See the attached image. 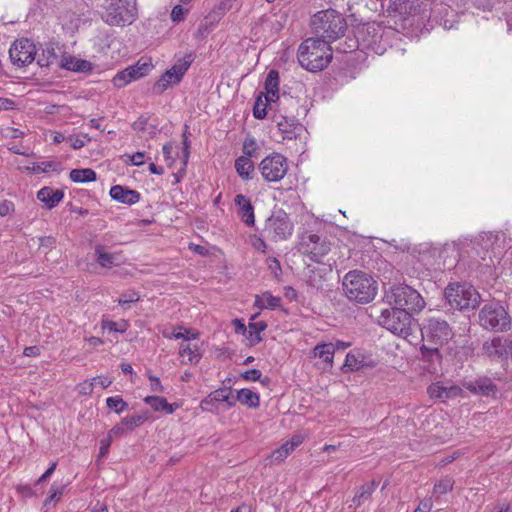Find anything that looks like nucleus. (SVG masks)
I'll return each instance as SVG.
<instances>
[{
	"instance_id": "052dcab7",
	"label": "nucleus",
	"mask_w": 512,
	"mask_h": 512,
	"mask_svg": "<svg viewBox=\"0 0 512 512\" xmlns=\"http://www.w3.org/2000/svg\"><path fill=\"white\" fill-rule=\"evenodd\" d=\"M184 9L181 5H176L171 12V19L173 22H179L183 19Z\"/></svg>"
},
{
	"instance_id": "4be33fe9",
	"label": "nucleus",
	"mask_w": 512,
	"mask_h": 512,
	"mask_svg": "<svg viewBox=\"0 0 512 512\" xmlns=\"http://www.w3.org/2000/svg\"><path fill=\"white\" fill-rule=\"evenodd\" d=\"M422 360L427 362L426 370L429 373H436L441 366L442 356L437 347H428L423 344L420 348Z\"/></svg>"
},
{
	"instance_id": "ddd939ff",
	"label": "nucleus",
	"mask_w": 512,
	"mask_h": 512,
	"mask_svg": "<svg viewBox=\"0 0 512 512\" xmlns=\"http://www.w3.org/2000/svg\"><path fill=\"white\" fill-rule=\"evenodd\" d=\"M259 170L267 182H278L287 174V159L280 153H272L260 162Z\"/></svg>"
},
{
	"instance_id": "6e6552de",
	"label": "nucleus",
	"mask_w": 512,
	"mask_h": 512,
	"mask_svg": "<svg viewBox=\"0 0 512 512\" xmlns=\"http://www.w3.org/2000/svg\"><path fill=\"white\" fill-rule=\"evenodd\" d=\"M137 8L131 0H110L103 15L104 21L113 26L130 25L136 20Z\"/></svg>"
},
{
	"instance_id": "4c0bfd02",
	"label": "nucleus",
	"mask_w": 512,
	"mask_h": 512,
	"mask_svg": "<svg viewBox=\"0 0 512 512\" xmlns=\"http://www.w3.org/2000/svg\"><path fill=\"white\" fill-rule=\"evenodd\" d=\"M367 366L365 362V357L361 354L348 353L346 355L345 363L343 369L350 371H357Z\"/></svg>"
},
{
	"instance_id": "9b49d317",
	"label": "nucleus",
	"mask_w": 512,
	"mask_h": 512,
	"mask_svg": "<svg viewBox=\"0 0 512 512\" xmlns=\"http://www.w3.org/2000/svg\"><path fill=\"white\" fill-rule=\"evenodd\" d=\"M192 61L193 57L191 54H187L182 59L178 60L155 83L153 91L157 94H161L168 88L180 83L186 71L190 67Z\"/></svg>"
},
{
	"instance_id": "a19ab883",
	"label": "nucleus",
	"mask_w": 512,
	"mask_h": 512,
	"mask_svg": "<svg viewBox=\"0 0 512 512\" xmlns=\"http://www.w3.org/2000/svg\"><path fill=\"white\" fill-rule=\"evenodd\" d=\"M106 405L110 410L115 411L117 414H121L128 408V404L123 400L121 396L108 397L106 399Z\"/></svg>"
},
{
	"instance_id": "3c124183",
	"label": "nucleus",
	"mask_w": 512,
	"mask_h": 512,
	"mask_svg": "<svg viewBox=\"0 0 512 512\" xmlns=\"http://www.w3.org/2000/svg\"><path fill=\"white\" fill-rule=\"evenodd\" d=\"M140 299V296L137 292L131 291L128 293H124L121 295V297L118 299L119 305H126L129 303L137 302Z\"/></svg>"
},
{
	"instance_id": "9d476101",
	"label": "nucleus",
	"mask_w": 512,
	"mask_h": 512,
	"mask_svg": "<svg viewBox=\"0 0 512 512\" xmlns=\"http://www.w3.org/2000/svg\"><path fill=\"white\" fill-rule=\"evenodd\" d=\"M421 335L423 341L443 345L453 337V332L447 321L431 317L423 323Z\"/></svg>"
},
{
	"instance_id": "423d86ee",
	"label": "nucleus",
	"mask_w": 512,
	"mask_h": 512,
	"mask_svg": "<svg viewBox=\"0 0 512 512\" xmlns=\"http://www.w3.org/2000/svg\"><path fill=\"white\" fill-rule=\"evenodd\" d=\"M378 322L393 334L404 338L411 334L412 316L403 308L393 307L383 310Z\"/></svg>"
},
{
	"instance_id": "c756f323",
	"label": "nucleus",
	"mask_w": 512,
	"mask_h": 512,
	"mask_svg": "<svg viewBox=\"0 0 512 512\" xmlns=\"http://www.w3.org/2000/svg\"><path fill=\"white\" fill-rule=\"evenodd\" d=\"M144 402L154 411H165L168 414H172L177 407L174 404L168 403L166 398L160 396H147L144 398Z\"/></svg>"
},
{
	"instance_id": "e433bc0d",
	"label": "nucleus",
	"mask_w": 512,
	"mask_h": 512,
	"mask_svg": "<svg viewBox=\"0 0 512 512\" xmlns=\"http://www.w3.org/2000/svg\"><path fill=\"white\" fill-rule=\"evenodd\" d=\"M69 177L75 183H87L96 180V172L90 168L73 169Z\"/></svg>"
},
{
	"instance_id": "0e129e2a",
	"label": "nucleus",
	"mask_w": 512,
	"mask_h": 512,
	"mask_svg": "<svg viewBox=\"0 0 512 512\" xmlns=\"http://www.w3.org/2000/svg\"><path fill=\"white\" fill-rule=\"evenodd\" d=\"M92 381L94 382V386L99 385L103 389L109 387L112 384L111 379H109L107 377H103V376H97V377L93 378Z\"/></svg>"
},
{
	"instance_id": "2eb2a0df",
	"label": "nucleus",
	"mask_w": 512,
	"mask_h": 512,
	"mask_svg": "<svg viewBox=\"0 0 512 512\" xmlns=\"http://www.w3.org/2000/svg\"><path fill=\"white\" fill-rule=\"evenodd\" d=\"M463 386L473 394L482 396H495L497 386L488 377H478L474 380L464 381Z\"/></svg>"
},
{
	"instance_id": "4468645a",
	"label": "nucleus",
	"mask_w": 512,
	"mask_h": 512,
	"mask_svg": "<svg viewBox=\"0 0 512 512\" xmlns=\"http://www.w3.org/2000/svg\"><path fill=\"white\" fill-rule=\"evenodd\" d=\"M35 56L36 46L27 38L17 39L10 46L9 58L16 67H25L31 64Z\"/></svg>"
},
{
	"instance_id": "bf43d9fd",
	"label": "nucleus",
	"mask_w": 512,
	"mask_h": 512,
	"mask_svg": "<svg viewBox=\"0 0 512 512\" xmlns=\"http://www.w3.org/2000/svg\"><path fill=\"white\" fill-rule=\"evenodd\" d=\"M268 267L271 270V272L277 277L279 273L281 272V266L278 259L271 257L267 260Z\"/></svg>"
},
{
	"instance_id": "a878e982",
	"label": "nucleus",
	"mask_w": 512,
	"mask_h": 512,
	"mask_svg": "<svg viewBox=\"0 0 512 512\" xmlns=\"http://www.w3.org/2000/svg\"><path fill=\"white\" fill-rule=\"evenodd\" d=\"M279 131L283 134L285 139H293L297 136L298 124L294 118H288L286 116H278L276 119Z\"/></svg>"
},
{
	"instance_id": "de8ad7c7",
	"label": "nucleus",
	"mask_w": 512,
	"mask_h": 512,
	"mask_svg": "<svg viewBox=\"0 0 512 512\" xmlns=\"http://www.w3.org/2000/svg\"><path fill=\"white\" fill-rule=\"evenodd\" d=\"M64 486L52 485L50 488V494L44 501L45 506H49L52 502H57L63 495Z\"/></svg>"
},
{
	"instance_id": "f704fd0d",
	"label": "nucleus",
	"mask_w": 512,
	"mask_h": 512,
	"mask_svg": "<svg viewBox=\"0 0 512 512\" xmlns=\"http://www.w3.org/2000/svg\"><path fill=\"white\" fill-rule=\"evenodd\" d=\"M179 354L182 357H188L187 360H183L185 364H197L202 357L199 347L196 345L191 346L189 344H181Z\"/></svg>"
},
{
	"instance_id": "7c9ffc66",
	"label": "nucleus",
	"mask_w": 512,
	"mask_h": 512,
	"mask_svg": "<svg viewBox=\"0 0 512 512\" xmlns=\"http://www.w3.org/2000/svg\"><path fill=\"white\" fill-rule=\"evenodd\" d=\"M254 305L259 309H276L281 306V298L273 296L270 292H264L255 297Z\"/></svg>"
},
{
	"instance_id": "5fc2aeb1",
	"label": "nucleus",
	"mask_w": 512,
	"mask_h": 512,
	"mask_svg": "<svg viewBox=\"0 0 512 512\" xmlns=\"http://www.w3.org/2000/svg\"><path fill=\"white\" fill-rule=\"evenodd\" d=\"M94 388V382L91 381H83L82 383L78 384L77 389L80 395H90L93 392Z\"/></svg>"
},
{
	"instance_id": "37998d69",
	"label": "nucleus",
	"mask_w": 512,
	"mask_h": 512,
	"mask_svg": "<svg viewBox=\"0 0 512 512\" xmlns=\"http://www.w3.org/2000/svg\"><path fill=\"white\" fill-rule=\"evenodd\" d=\"M263 97V92L260 93V95L257 97V100L255 102V106L253 109V115L256 119H264L267 115V105L271 104L272 102H266V98Z\"/></svg>"
},
{
	"instance_id": "69168bd1",
	"label": "nucleus",
	"mask_w": 512,
	"mask_h": 512,
	"mask_svg": "<svg viewBox=\"0 0 512 512\" xmlns=\"http://www.w3.org/2000/svg\"><path fill=\"white\" fill-rule=\"evenodd\" d=\"M56 467H57V462L51 463L50 467L37 480V484H40V483L44 482L46 479H48L54 473Z\"/></svg>"
},
{
	"instance_id": "c03bdc74",
	"label": "nucleus",
	"mask_w": 512,
	"mask_h": 512,
	"mask_svg": "<svg viewBox=\"0 0 512 512\" xmlns=\"http://www.w3.org/2000/svg\"><path fill=\"white\" fill-rule=\"evenodd\" d=\"M453 480L451 478H443L434 485L433 493L440 496L448 493L453 489Z\"/></svg>"
},
{
	"instance_id": "bb28decb",
	"label": "nucleus",
	"mask_w": 512,
	"mask_h": 512,
	"mask_svg": "<svg viewBox=\"0 0 512 512\" xmlns=\"http://www.w3.org/2000/svg\"><path fill=\"white\" fill-rule=\"evenodd\" d=\"M325 277L323 270L317 267L311 268L308 266V272L306 275L307 285L314 291H319L324 288Z\"/></svg>"
},
{
	"instance_id": "338daca9",
	"label": "nucleus",
	"mask_w": 512,
	"mask_h": 512,
	"mask_svg": "<svg viewBox=\"0 0 512 512\" xmlns=\"http://www.w3.org/2000/svg\"><path fill=\"white\" fill-rule=\"evenodd\" d=\"M145 154L144 152H136L130 157V161L135 166H140L144 163Z\"/></svg>"
},
{
	"instance_id": "39448f33",
	"label": "nucleus",
	"mask_w": 512,
	"mask_h": 512,
	"mask_svg": "<svg viewBox=\"0 0 512 512\" xmlns=\"http://www.w3.org/2000/svg\"><path fill=\"white\" fill-rule=\"evenodd\" d=\"M482 328L493 332H505L511 327V317L499 302L485 304L478 314Z\"/></svg>"
},
{
	"instance_id": "09e8293b",
	"label": "nucleus",
	"mask_w": 512,
	"mask_h": 512,
	"mask_svg": "<svg viewBox=\"0 0 512 512\" xmlns=\"http://www.w3.org/2000/svg\"><path fill=\"white\" fill-rule=\"evenodd\" d=\"M56 169H57V163L52 162V161L34 163L31 168V170L34 173H46L49 170H56Z\"/></svg>"
},
{
	"instance_id": "79ce46f5",
	"label": "nucleus",
	"mask_w": 512,
	"mask_h": 512,
	"mask_svg": "<svg viewBox=\"0 0 512 512\" xmlns=\"http://www.w3.org/2000/svg\"><path fill=\"white\" fill-rule=\"evenodd\" d=\"M259 147L254 137L247 136L243 142V154L244 156L253 158L258 157Z\"/></svg>"
},
{
	"instance_id": "e2e57ef3",
	"label": "nucleus",
	"mask_w": 512,
	"mask_h": 512,
	"mask_svg": "<svg viewBox=\"0 0 512 512\" xmlns=\"http://www.w3.org/2000/svg\"><path fill=\"white\" fill-rule=\"evenodd\" d=\"M433 503L431 499L422 500L418 507L415 509V512H430L432 509Z\"/></svg>"
},
{
	"instance_id": "f03ea898",
	"label": "nucleus",
	"mask_w": 512,
	"mask_h": 512,
	"mask_svg": "<svg viewBox=\"0 0 512 512\" xmlns=\"http://www.w3.org/2000/svg\"><path fill=\"white\" fill-rule=\"evenodd\" d=\"M342 287L350 301L360 304L371 302L377 294V282L360 270L349 271L343 278Z\"/></svg>"
},
{
	"instance_id": "ea45409f",
	"label": "nucleus",
	"mask_w": 512,
	"mask_h": 512,
	"mask_svg": "<svg viewBox=\"0 0 512 512\" xmlns=\"http://www.w3.org/2000/svg\"><path fill=\"white\" fill-rule=\"evenodd\" d=\"M297 447V443H284L280 448L272 452L273 461L281 462Z\"/></svg>"
},
{
	"instance_id": "473e14b6",
	"label": "nucleus",
	"mask_w": 512,
	"mask_h": 512,
	"mask_svg": "<svg viewBox=\"0 0 512 512\" xmlns=\"http://www.w3.org/2000/svg\"><path fill=\"white\" fill-rule=\"evenodd\" d=\"M150 417L148 411H142L137 415L126 416L121 419L122 426L125 427V430L128 432H132L137 427L141 426L144 422H146Z\"/></svg>"
},
{
	"instance_id": "f257e3e1",
	"label": "nucleus",
	"mask_w": 512,
	"mask_h": 512,
	"mask_svg": "<svg viewBox=\"0 0 512 512\" xmlns=\"http://www.w3.org/2000/svg\"><path fill=\"white\" fill-rule=\"evenodd\" d=\"M333 57L332 49L326 40L308 38L298 48L299 64L308 71H321L328 66Z\"/></svg>"
},
{
	"instance_id": "13d9d810",
	"label": "nucleus",
	"mask_w": 512,
	"mask_h": 512,
	"mask_svg": "<svg viewBox=\"0 0 512 512\" xmlns=\"http://www.w3.org/2000/svg\"><path fill=\"white\" fill-rule=\"evenodd\" d=\"M148 379L150 380V388L154 392L162 393L164 392V387L162 386L160 379L154 375H149Z\"/></svg>"
},
{
	"instance_id": "680f3d73",
	"label": "nucleus",
	"mask_w": 512,
	"mask_h": 512,
	"mask_svg": "<svg viewBox=\"0 0 512 512\" xmlns=\"http://www.w3.org/2000/svg\"><path fill=\"white\" fill-rule=\"evenodd\" d=\"M14 210V204L11 201L4 200L0 203V216H6Z\"/></svg>"
},
{
	"instance_id": "20e7f679",
	"label": "nucleus",
	"mask_w": 512,
	"mask_h": 512,
	"mask_svg": "<svg viewBox=\"0 0 512 512\" xmlns=\"http://www.w3.org/2000/svg\"><path fill=\"white\" fill-rule=\"evenodd\" d=\"M445 298L453 309H475L481 300L479 292L468 283L449 284L444 291Z\"/></svg>"
},
{
	"instance_id": "6e6d98bb",
	"label": "nucleus",
	"mask_w": 512,
	"mask_h": 512,
	"mask_svg": "<svg viewBox=\"0 0 512 512\" xmlns=\"http://www.w3.org/2000/svg\"><path fill=\"white\" fill-rule=\"evenodd\" d=\"M128 433L127 430H125V427L122 426L121 421L117 423L111 430L109 431V438L112 439L114 437H121L122 435Z\"/></svg>"
},
{
	"instance_id": "8fccbe9b",
	"label": "nucleus",
	"mask_w": 512,
	"mask_h": 512,
	"mask_svg": "<svg viewBox=\"0 0 512 512\" xmlns=\"http://www.w3.org/2000/svg\"><path fill=\"white\" fill-rule=\"evenodd\" d=\"M134 66L142 77L146 76L153 67L151 61L144 58H141Z\"/></svg>"
},
{
	"instance_id": "a211bd4d",
	"label": "nucleus",
	"mask_w": 512,
	"mask_h": 512,
	"mask_svg": "<svg viewBox=\"0 0 512 512\" xmlns=\"http://www.w3.org/2000/svg\"><path fill=\"white\" fill-rule=\"evenodd\" d=\"M234 203L238 207V214L242 221L249 227L255 224L254 208L250 200L243 194H237Z\"/></svg>"
},
{
	"instance_id": "6ab92c4d",
	"label": "nucleus",
	"mask_w": 512,
	"mask_h": 512,
	"mask_svg": "<svg viewBox=\"0 0 512 512\" xmlns=\"http://www.w3.org/2000/svg\"><path fill=\"white\" fill-rule=\"evenodd\" d=\"M379 482L376 480H372L370 482L364 483L359 487V489L356 491L354 497L351 500V503L349 505L350 508L357 509L361 505L365 504L367 501L370 500L372 494L378 487Z\"/></svg>"
},
{
	"instance_id": "aec40b11",
	"label": "nucleus",
	"mask_w": 512,
	"mask_h": 512,
	"mask_svg": "<svg viewBox=\"0 0 512 512\" xmlns=\"http://www.w3.org/2000/svg\"><path fill=\"white\" fill-rule=\"evenodd\" d=\"M265 92H263L266 102L275 103L279 99V73L277 70H270L264 83Z\"/></svg>"
},
{
	"instance_id": "412c9836",
	"label": "nucleus",
	"mask_w": 512,
	"mask_h": 512,
	"mask_svg": "<svg viewBox=\"0 0 512 512\" xmlns=\"http://www.w3.org/2000/svg\"><path fill=\"white\" fill-rule=\"evenodd\" d=\"M110 196L112 199L127 204L132 205L139 201L140 194L136 190H131L121 185H114L110 189Z\"/></svg>"
},
{
	"instance_id": "f3484780",
	"label": "nucleus",
	"mask_w": 512,
	"mask_h": 512,
	"mask_svg": "<svg viewBox=\"0 0 512 512\" xmlns=\"http://www.w3.org/2000/svg\"><path fill=\"white\" fill-rule=\"evenodd\" d=\"M427 392L430 398L445 401L446 399L459 396L462 390L456 385L446 386L440 382H436L428 387Z\"/></svg>"
},
{
	"instance_id": "b1692460",
	"label": "nucleus",
	"mask_w": 512,
	"mask_h": 512,
	"mask_svg": "<svg viewBox=\"0 0 512 512\" xmlns=\"http://www.w3.org/2000/svg\"><path fill=\"white\" fill-rule=\"evenodd\" d=\"M503 337H494L490 341L483 343V351L489 357L507 358Z\"/></svg>"
},
{
	"instance_id": "0eeeda50",
	"label": "nucleus",
	"mask_w": 512,
	"mask_h": 512,
	"mask_svg": "<svg viewBox=\"0 0 512 512\" xmlns=\"http://www.w3.org/2000/svg\"><path fill=\"white\" fill-rule=\"evenodd\" d=\"M387 297L394 307L403 308L410 314L421 311L425 307V301L419 292L408 285L392 287Z\"/></svg>"
},
{
	"instance_id": "774afa93",
	"label": "nucleus",
	"mask_w": 512,
	"mask_h": 512,
	"mask_svg": "<svg viewBox=\"0 0 512 512\" xmlns=\"http://www.w3.org/2000/svg\"><path fill=\"white\" fill-rule=\"evenodd\" d=\"M14 107V101L8 98L0 97V110H10Z\"/></svg>"
},
{
	"instance_id": "603ef678",
	"label": "nucleus",
	"mask_w": 512,
	"mask_h": 512,
	"mask_svg": "<svg viewBox=\"0 0 512 512\" xmlns=\"http://www.w3.org/2000/svg\"><path fill=\"white\" fill-rule=\"evenodd\" d=\"M162 153L167 165L171 166L175 161V158L173 156V145L171 143L164 144L162 147Z\"/></svg>"
},
{
	"instance_id": "49530a36",
	"label": "nucleus",
	"mask_w": 512,
	"mask_h": 512,
	"mask_svg": "<svg viewBox=\"0 0 512 512\" xmlns=\"http://www.w3.org/2000/svg\"><path fill=\"white\" fill-rule=\"evenodd\" d=\"M57 58L53 48H47L43 51L42 57H38L37 63L40 67H48Z\"/></svg>"
},
{
	"instance_id": "dca6fc26",
	"label": "nucleus",
	"mask_w": 512,
	"mask_h": 512,
	"mask_svg": "<svg viewBox=\"0 0 512 512\" xmlns=\"http://www.w3.org/2000/svg\"><path fill=\"white\" fill-rule=\"evenodd\" d=\"M217 402H226L229 407L235 405V400L231 399L230 388H220L211 392L201 401L200 406L203 410H212Z\"/></svg>"
},
{
	"instance_id": "c85d7f7f",
	"label": "nucleus",
	"mask_w": 512,
	"mask_h": 512,
	"mask_svg": "<svg viewBox=\"0 0 512 512\" xmlns=\"http://www.w3.org/2000/svg\"><path fill=\"white\" fill-rule=\"evenodd\" d=\"M95 256L97 263L104 268H111L118 265V255L115 253L106 252L101 245L96 246Z\"/></svg>"
},
{
	"instance_id": "4d7b16f0",
	"label": "nucleus",
	"mask_w": 512,
	"mask_h": 512,
	"mask_svg": "<svg viewBox=\"0 0 512 512\" xmlns=\"http://www.w3.org/2000/svg\"><path fill=\"white\" fill-rule=\"evenodd\" d=\"M261 371L258 369L247 370L242 374V378L248 381H258L261 378Z\"/></svg>"
},
{
	"instance_id": "cd10ccee",
	"label": "nucleus",
	"mask_w": 512,
	"mask_h": 512,
	"mask_svg": "<svg viewBox=\"0 0 512 512\" xmlns=\"http://www.w3.org/2000/svg\"><path fill=\"white\" fill-rule=\"evenodd\" d=\"M235 170L243 180H250L254 172V164L250 157L240 156L235 160Z\"/></svg>"
},
{
	"instance_id": "58836bf2",
	"label": "nucleus",
	"mask_w": 512,
	"mask_h": 512,
	"mask_svg": "<svg viewBox=\"0 0 512 512\" xmlns=\"http://www.w3.org/2000/svg\"><path fill=\"white\" fill-rule=\"evenodd\" d=\"M266 328H267V324L264 321L249 323V325H248L249 340L251 341L252 344H257L262 341L260 334Z\"/></svg>"
},
{
	"instance_id": "7ed1b4c3",
	"label": "nucleus",
	"mask_w": 512,
	"mask_h": 512,
	"mask_svg": "<svg viewBox=\"0 0 512 512\" xmlns=\"http://www.w3.org/2000/svg\"><path fill=\"white\" fill-rule=\"evenodd\" d=\"M311 27L316 38L332 42L344 35L346 21L340 13L335 10H323L317 12L311 18Z\"/></svg>"
},
{
	"instance_id": "72a5a7b5",
	"label": "nucleus",
	"mask_w": 512,
	"mask_h": 512,
	"mask_svg": "<svg viewBox=\"0 0 512 512\" xmlns=\"http://www.w3.org/2000/svg\"><path fill=\"white\" fill-rule=\"evenodd\" d=\"M334 352L335 346L333 343L318 344L313 349L314 356L321 358L328 365L333 363Z\"/></svg>"
},
{
	"instance_id": "864d4df0",
	"label": "nucleus",
	"mask_w": 512,
	"mask_h": 512,
	"mask_svg": "<svg viewBox=\"0 0 512 512\" xmlns=\"http://www.w3.org/2000/svg\"><path fill=\"white\" fill-rule=\"evenodd\" d=\"M102 327L104 329H108L109 331L123 333L127 329V324L123 323L121 326H118V324L116 322L106 321V322L102 323Z\"/></svg>"
},
{
	"instance_id": "2f4dec72",
	"label": "nucleus",
	"mask_w": 512,
	"mask_h": 512,
	"mask_svg": "<svg viewBox=\"0 0 512 512\" xmlns=\"http://www.w3.org/2000/svg\"><path fill=\"white\" fill-rule=\"evenodd\" d=\"M236 401L250 408H257L260 405L259 395L247 388L237 391L235 402Z\"/></svg>"
},
{
	"instance_id": "c9c22d12",
	"label": "nucleus",
	"mask_w": 512,
	"mask_h": 512,
	"mask_svg": "<svg viewBox=\"0 0 512 512\" xmlns=\"http://www.w3.org/2000/svg\"><path fill=\"white\" fill-rule=\"evenodd\" d=\"M367 33H372V40H367L368 46L377 54H382L385 51V46L378 43V39H382L383 31L379 26L369 25L367 27Z\"/></svg>"
},
{
	"instance_id": "5701e85b",
	"label": "nucleus",
	"mask_w": 512,
	"mask_h": 512,
	"mask_svg": "<svg viewBox=\"0 0 512 512\" xmlns=\"http://www.w3.org/2000/svg\"><path fill=\"white\" fill-rule=\"evenodd\" d=\"M64 193L60 189L43 187L37 192V199L45 204L48 209L57 206L63 199Z\"/></svg>"
},
{
	"instance_id": "f8f14e48",
	"label": "nucleus",
	"mask_w": 512,
	"mask_h": 512,
	"mask_svg": "<svg viewBox=\"0 0 512 512\" xmlns=\"http://www.w3.org/2000/svg\"><path fill=\"white\" fill-rule=\"evenodd\" d=\"M299 250L312 261L320 263L331 250V244L316 234L304 233L300 238Z\"/></svg>"
},
{
	"instance_id": "a18cd8bd",
	"label": "nucleus",
	"mask_w": 512,
	"mask_h": 512,
	"mask_svg": "<svg viewBox=\"0 0 512 512\" xmlns=\"http://www.w3.org/2000/svg\"><path fill=\"white\" fill-rule=\"evenodd\" d=\"M131 72H128L127 68L122 71H119L112 79V83L117 88H122L127 84L131 83Z\"/></svg>"
},
{
	"instance_id": "1a4fd4ad",
	"label": "nucleus",
	"mask_w": 512,
	"mask_h": 512,
	"mask_svg": "<svg viewBox=\"0 0 512 512\" xmlns=\"http://www.w3.org/2000/svg\"><path fill=\"white\" fill-rule=\"evenodd\" d=\"M293 224L288 214L282 209L274 210L265 222L264 235L274 241L284 240L291 236Z\"/></svg>"
},
{
	"instance_id": "393cba45",
	"label": "nucleus",
	"mask_w": 512,
	"mask_h": 512,
	"mask_svg": "<svg viewBox=\"0 0 512 512\" xmlns=\"http://www.w3.org/2000/svg\"><path fill=\"white\" fill-rule=\"evenodd\" d=\"M61 66L67 70L82 73L91 72L93 69V65L91 62L72 56L65 57L62 60Z\"/></svg>"
}]
</instances>
